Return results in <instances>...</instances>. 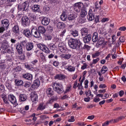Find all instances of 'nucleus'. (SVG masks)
Masks as SVG:
<instances>
[{"label": "nucleus", "instance_id": "nucleus-7", "mask_svg": "<svg viewBox=\"0 0 126 126\" xmlns=\"http://www.w3.org/2000/svg\"><path fill=\"white\" fill-rule=\"evenodd\" d=\"M21 20L23 26H29L30 25V19L28 17L26 16H23Z\"/></svg>", "mask_w": 126, "mask_h": 126}, {"label": "nucleus", "instance_id": "nucleus-47", "mask_svg": "<svg viewBox=\"0 0 126 126\" xmlns=\"http://www.w3.org/2000/svg\"><path fill=\"white\" fill-rule=\"evenodd\" d=\"M99 61H100V59L99 58H97L96 59H94L93 60V63H92L93 64H95V63H98Z\"/></svg>", "mask_w": 126, "mask_h": 126}, {"label": "nucleus", "instance_id": "nucleus-31", "mask_svg": "<svg viewBox=\"0 0 126 126\" xmlns=\"http://www.w3.org/2000/svg\"><path fill=\"white\" fill-rule=\"evenodd\" d=\"M41 52V50L39 49V48H36L34 51V53L37 57H40L41 55H43V52Z\"/></svg>", "mask_w": 126, "mask_h": 126}, {"label": "nucleus", "instance_id": "nucleus-60", "mask_svg": "<svg viewBox=\"0 0 126 126\" xmlns=\"http://www.w3.org/2000/svg\"><path fill=\"white\" fill-rule=\"evenodd\" d=\"M65 32H66V30L65 29L60 34V36L61 37H63V36H64V34H65Z\"/></svg>", "mask_w": 126, "mask_h": 126}, {"label": "nucleus", "instance_id": "nucleus-20", "mask_svg": "<svg viewBox=\"0 0 126 126\" xmlns=\"http://www.w3.org/2000/svg\"><path fill=\"white\" fill-rule=\"evenodd\" d=\"M81 34L82 36H86L87 35H89V33L88 32V29L87 28H82L81 30Z\"/></svg>", "mask_w": 126, "mask_h": 126}, {"label": "nucleus", "instance_id": "nucleus-44", "mask_svg": "<svg viewBox=\"0 0 126 126\" xmlns=\"http://www.w3.org/2000/svg\"><path fill=\"white\" fill-rule=\"evenodd\" d=\"M45 106L42 104H40L38 107V110H40V111H43V110L45 109Z\"/></svg>", "mask_w": 126, "mask_h": 126}, {"label": "nucleus", "instance_id": "nucleus-12", "mask_svg": "<svg viewBox=\"0 0 126 126\" xmlns=\"http://www.w3.org/2000/svg\"><path fill=\"white\" fill-rule=\"evenodd\" d=\"M23 34L24 36L27 37V38H29V39H30V38L32 37V34H31L30 30H29V29L24 30L23 31Z\"/></svg>", "mask_w": 126, "mask_h": 126}, {"label": "nucleus", "instance_id": "nucleus-27", "mask_svg": "<svg viewBox=\"0 0 126 126\" xmlns=\"http://www.w3.org/2000/svg\"><path fill=\"white\" fill-rule=\"evenodd\" d=\"M12 31L15 34H19V26L18 25H16L14 26L12 28Z\"/></svg>", "mask_w": 126, "mask_h": 126}, {"label": "nucleus", "instance_id": "nucleus-64", "mask_svg": "<svg viewBox=\"0 0 126 126\" xmlns=\"http://www.w3.org/2000/svg\"><path fill=\"white\" fill-rule=\"evenodd\" d=\"M119 30L120 31H126V27H120L119 28Z\"/></svg>", "mask_w": 126, "mask_h": 126}, {"label": "nucleus", "instance_id": "nucleus-2", "mask_svg": "<svg viewBox=\"0 0 126 126\" xmlns=\"http://www.w3.org/2000/svg\"><path fill=\"white\" fill-rule=\"evenodd\" d=\"M53 90L58 94H62L63 93V85L60 84L59 83H54L52 84Z\"/></svg>", "mask_w": 126, "mask_h": 126}, {"label": "nucleus", "instance_id": "nucleus-53", "mask_svg": "<svg viewBox=\"0 0 126 126\" xmlns=\"http://www.w3.org/2000/svg\"><path fill=\"white\" fill-rule=\"evenodd\" d=\"M58 47L59 48H63L65 47V45H64V43H63V42H61L58 44Z\"/></svg>", "mask_w": 126, "mask_h": 126}, {"label": "nucleus", "instance_id": "nucleus-29", "mask_svg": "<svg viewBox=\"0 0 126 126\" xmlns=\"http://www.w3.org/2000/svg\"><path fill=\"white\" fill-rule=\"evenodd\" d=\"M56 26L59 29H63V28L65 27V24L63 22H59L57 23Z\"/></svg>", "mask_w": 126, "mask_h": 126}, {"label": "nucleus", "instance_id": "nucleus-39", "mask_svg": "<svg viewBox=\"0 0 126 126\" xmlns=\"http://www.w3.org/2000/svg\"><path fill=\"white\" fill-rule=\"evenodd\" d=\"M125 116H121L120 117H119L118 118H117L116 119H114V124H116V123H118V122H120V121H122V120H124V119H125Z\"/></svg>", "mask_w": 126, "mask_h": 126}, {"label": "nucleus", "instance_id": "nucleus-11", "mask_svg": "<svg viewBox=\"0 0 126 126\" xmlns=\"http://www.w3.org/2000/svg\"><path fill=\"white\" fill-rule=\"evenodd\" d=\"M22 77L23 78H24V79H27V80H30V81L33 79V75L29 73L23 74Z\"/></svg>", "mask_w": 126, "mask_h": 126}, {"label": "nucleus", "instance_id": "nucleus-38", "mask_svg": "<svg viewBox=\"0 0 126 126\" xmlns=\"http://www.w3.org/2000/svg\"><path fill=\"white\" fill-rule=\"evenodd\" d=\"M15 83L16 85H17V86H22V85L23 86V84L24 83V82H23V81L21 80H16L15 81Z\"/></svg>", "mask_w": 126, "mask_h": 126}, {"label": "nucleus", "instance_id": "nucleus-17", "mask_svg": "<svg viewBox=\"0 0 126 126\" xmlns=\"http://www.w3.org/2000/svg\"><path fill=\"white\" fill-rule=\"evenodd\" d=\"M50 21V19L46 17H43L41 20V24H42V25H44L45 26H47V25H48V24H49Z\"/></svg>", "mask_w": 126, "mask_h": 126}, {"label": "nucleus", "instance_id": "nucleus-14", "mask_svg": "<svg viewBox=\"0 0 126 126\" xmlns=\"http://www.w3.org/2000/svg\"><path fill=\"white\" fill-rule=\"evenodd\" d=\"M91 34L89 33V34L87 35H85L84 37L83 41L85 44H89L90 43V41H91Z\"/></svg>", "mask_w": 126, "mask_h": 126}, {"label": "nucleus", "instance_id": "nucleus-62", "mask_svg": "<svg viewBox=\"0 0 126 126\" xmlns=\"http://www.w3.org/2000/svg\"><path fill=\"white\" fill-rule=\"evenodd\" d=\"M59 63L58 61H54L53 62V65L54 66H59Z\"/></svg>", "mask_w": 126, "mask_h": 126}, {"label": "nucleus", "instance_id": "nucleus-33", "mask_svg": "<svg viewBox=\"0 0 126 126\" xmlns=\"http://www.w3.org/2000/svg\"><path fill=\"white\" fill-rule=\"evenodd\" d=\"M9 47V45H8V43L6 42H3L1 45V48L3 51H5L8 49Z\"/></svg>", "mask_w": 126, "mask_h": 126}, {"label": "nucleus", "instance_id": "nucleus-55", "mask_svg": "<svg viewBox=\"0 0 126 126\" xmlns=\"http://www.w3.org/2000/svg\"><path fill=\"white\" fill-rule=\"evenodd\" d=\"M91 93L92 92L90 90L88 91V92H86L87 97H89V96H91L92 95Z\"/></svg>", "mask_w": 126, "mask_h": 126}, {"label": "nucleus", "instance_id": "nucleus-58", "mask_svg": "<svg viewBox=\"0 0 126 126\" xmlns=\"http://www.w3.org/2000/svg\"><path fill=\"white\" fill-rule=\"evenodd\" d=\"M119 41H120L121 43H124L125 41V37L124 36L120 37V38H119Z\"/></svg>", "mask_w": 126, "mask_h": 126}, {"label": "nucleus", "instance_id": "nucleus-13", "mask_svg": "<svg viewBox=\"0 0 126 126\" xmlns=\"http://www.w3.org/2000/svg\"><path fill=\"white\" fill-rule=\"evenodd\" d=\"M0 26L4 28H7L9 26V21L7 19H4L1 21Z\"/></svg>", "mask_w": 126, "mask_h": 126}, {"label": "nucleus", "instance_id": "nucleus-42", "mask_svg": "<svg viewBox=\"0 0 126 126\" xmlns=\"http://www.w3.org/2000/svg\"><path fill=\"white\" fill-rule=\"evenodd\" d=\"M23 86H24V87H25L26 88H28L30 87V86H31V83L26 81L24 82V85H23Z\"/></svg>", "mask_w": 126, "mask_h": 126}, {"label": "nucleus", "instance_id": "nucleus-35", "mask_svg": "<svg viewBox=\"0 0 126 126\" xmlns=\"http://www.w3.org/2000/svg\"><path fill=\"white\" fill-rule=\"evenodd\" d=\"M104 38H100L98 40L96 46H97V48H98V47H100L101 45H103V44H104Z\"/></svg>", "mask_w": 126, "mask_h": 126}, {"label": "nucleus", "instance_id": "nucleus-9", "mask_svg": "<svg viewBox=\"0 0 126 126\" xmlns=\"http://www.w3.org/2000/svg\"><path fill=\"white\" fill-rule=\"evenodd\" d=\"M87 19L89 21H92V20H94V19H95V16L94 15V14H93L92 9H90L87 15Z\"/></svg>", "mask_w": 126, "mask_h": 126}, {"label": "nucleus", "instance_id": "nucleus-43", "mask_svg": "<svg viewBox=\"0 0 126 126\" xmlns=\"http://www.w3.org/2000/svg\"><path fill=\"white\" fill-rule=\"evenodd\" d=\"M49 47L51 50H52V51H55L56 49V45L55 44H51L49 45Z\"/></svg>", "mask_w": 126, "mask_h": 126}, {"label": "nucleus", "instance_id": "nucleus-57", "mask_svg": "<svg viewBox=\"0 0 126 126\" xmlns=\"http://www.w3.org/2000/svg\"><path fill=\"white\" fill-rule=\"evenodd\" d=\"M16 71H21L22 70V68H21V67L20 66H18L15 68Z\"/></svg>", "mask_w": 126, "mask_h": 126}, {"label": "nucleus", "instance_id": "nucleus-1", "mask_svg": "<svg viewBox=\"0 0 126 126\" xmlns=\"http://www.w3.org/2000/svg\"><path fill=\"white\" fill-rule=\"evenodd\" d=\"M68 44L69 47L71 49H73V50H78L82 46V43L79 40L74 38L70 39Z\"/></svg>", "mask_w": 126, "mask_h": 126}, {"label": "nucleus", "instance_id": "nucleus-26", "mask_svg": "<svg viewBox=\"0 0 126 126\" xmlns=\"http://www.w3.org/2000/svg\"><path fill=\"white\" fill-rule=\"evenodd\" d=\"M66 10L62 12V14L61 15V19L63 21H65L66 20Z\"/></svg>", "mask_w": 126, "mask_h": 126}, {"label": "nucleus", "instance_id": "nucleus-25", "mask_svg": "<svg viewBox=\"0 0 126 126\" xmlns=\"http://www.w3.org/2000/svg\"><path fill=\"white\" fill-rule=\"evenodd\" d=\"M64 68L65 69H66V70L69 71L70 72H72L75 71V68L70 65L66 66L64 67Z\"/></svg>", "mask_w": 126, "mask_h": 126}, {"label": "nucleus", "instance_id": "nucleus-24", "mask_svg": "<svg viewBox=\"0 0 126 126\" xmlns=\"http://www.w3.org/2000/svg\"><path fill=\"white\" fill-rule=\"evenodd\" d=\"M58 99V97L57 95H53L52 97H51L49 100H48L47 102V104H52Z\"/></svg>", "mask_w": 126, "mask_h": 126}, {"label": "nucleus", "instance_id": "nucleus-36", "mask_svg": "<svg viewBox=\"0 0 126 126\" xmlns=\"http://www.w3.org/2000/svg\"><path fill=\"white\" fill-rule=\"evenodd\" d=\"M70 32L71 35H72L74 37H77L78 36V31L76 30H71Z\"/></svg>", "mask_w": 126, "mask_h": 126}, {"label": "nucleus", "instance_id": "nucleus-3", "mask_svg": "<svg viewBox=\"0 0 126 126\" xmlns=\"http://www.w3.org/2000/svg\"><path fill=\"white\" fill-rule=\"evenodd\" d=\"M29 8V2L26 1L22 5H18V9L21 11H28Z\"/></svg>", "mask_w": 126, "mask_h": 126}, {"label": "nucleus", "instance_id": "nucleus-54", "mask_svg": "<svg viewBox=\"0 0 126 126\" xmlns=\"http://www.w3.org/2000/svg\"><path fill=\"white\" fill-rule=\"evenodd\" d=\"M94 94H95V95H96V97H101V98H103V97L104 96V95H103L102 94H98L97 92H94Z\"/></svg>", "mask_w": 126, "mask_h": 126}, {"label": "nucleus", "instance_id": "nucleus-21", "mask_svg": "<svg viewBox=\"0 0 126 126\" xmlns=\"http://www.w3.org/2000/svg\"><path fill=\"white\" fill-rule=\"evenodd\" d=\"M76 17H77L76 14L72 13L68 15L67 17V18L69 21H73V20H74Z\"/></svg>", "mask_w": 126, "mask_h": 126}, {"label": "nucleus", "instance_id": "nucleus-51", "mask_svg": "<svg viewBox=\"0 0 126 126\" xmlns=\"http://www.w3.org/2000/svg\"><path fill=\"white\" fill-rule=\"evenodd\" d=\"M4 91V86L3 85H0V92H3Z\"/></svg>", "mask_w": 126, "mask_h": 126}, {"label": "nucleus", "instance_id": "nucleus-59", "mask_svg": "<svg viewBox=\"0 0 126 126\" xmlns=\"http://www.w3.org/2000/svg\"><path fill=\"white\" fill-rule=\"evenodd\" d=\"M5 28L1 26L0 27V33H3V32L5 31Z\"/></svg>", "mask_w": 126, "mask_h": 126}, {"label": "nucleus", "instance_id": "nucleus-48", "mask_svg": "<svg viewBox=\"0 0 126 126\" xmlns=\"http://www.w3.org/2000/svg\"><path fill=\"white\" fill-rule=\"evenodd\" d=\"M36 19V18H35V15H31L30 16V20H31V21H34Z\"/></svg>", "mask_w": 126, "mask_h": 126}, {"label": "nucleus", "instance_id": "nucleus-63", "mask_svg": "<svg viewBox=\"0 0 126 126\" xmlns=\"http://www.w3.org/2000/svg\"><path fill=\"white\" fill-rule=\"evenodd\" d=\"M47 30L49 31V32H53V27L51 26H48L47 27Z\"/></svg>", "mask_w": 126, "mask_h": 126}, {"label": "nucleus", "instance_id": "nucleus-30", "mask_svg": "<svg viewBox=\"0 0 126 126\" xmlns=\"http://www.w3.org/2000/svg\"><path fill=\"white\" fill-rule=\"evenodd\" d=\"M38 31L39 32V33L44 34V33H46V29L45 27L40 26L38 28Z\"/></svg>", "mask_w": 126, "mask_h": 126}, {"label": "nucleus", "instance_id": "nucleus-46", "mask_svg": "<svg viewBox=\"0 0 126 126\" xmlns=\"http://www.w3.org/2000/svg\"><path fill=\"white\" fill-rule=\"evenodd\" d=\"M99 56H100L99 52H96L94 54H92V57L94 59L95 58H97V57H99Z\"/></svg>", "mask_w": 126, "mask_h": 126}, {"label": "nucleus", "instance_id": "nucleus-19", "mask_svg": "<svg viewBox=\"0 0 126 126\" xmlns=\"http://www.w3.org/2000/svg\"><path fill=\"white\" fill-rule=\"evenodd\" d=\"M34 48V43L32 42H29L27 43L26 49L27 51H32Z\"/></svg>", "mask_w": 126, "mask_h": 126}, {"label": "nucleus", "instance_id": "nucleus-15", "mask_svg": "<svg viewBox=\"0 0 126 126\" xmlns=\"http://www.w3.org/2000/svg\"><path fill=\"white\" fill-rule=\"evenodd\" d=\"M16 49L19 55H22V53H23V48L22 47V46H21V44L17 43L16 46Z\"/></svg>", "mask_w": 126, "mask_h": 126}, {"label": "nucleus", "instance_id": "nucleus-50", "mask_svg": "<svg viewBox=\"0 0 126 126\" xmlns=\"http://www.w3.org/2000/svg\"><path fill=\"white\" fill-rule=\"evenodd\" d=\"M84 83L85 84V88H88V83H89V81H88V80H86Z\"/></svg>", "mask_w": 126, "mask_h": 126}, {"label": "nucleus", "instance_id": "nucleus-32", "mask_svg": "<svg viewBox=\"0 0 126 126\" xmlns=\"http://www.w3.org/2000/svg\"><path fill=\"white\" fill-rule=\"evenodd\" d=\"M81 12L80 14L81 17H85L87 15V9L86 8H84L83 9L81 10Z\"/></svg>", "mask_w": 126, "mask_h": 126}, {"label": "nucleus", "instance_id": "nucleus-5", "mask_svg": "<svg viewBox=\"0 0 126 126\" xmlns=\"http://www.w3.org/2000/svg\"><path fill=\"white\" fill-rule=\"evenodd\" d=\"M83 7V3L81 2H77L74 4V9L76 12H80Z\"/></svg>", "mask_w": 126, "mask_h": 126}, {"label": "nucleus", "instance_id": "nucleus-22", "mask_svg": "<svg viewBox=\"0 0 126 126\" xmlns=\"http://www.w3.org/2000/svg\"><path fill=\"white\" fill-rule=\"evenodd\" d=\"M46 93L48 97H52L54 96V91L52 90V88H49L46 90Z\"/></svg>", "mask_w": 126, "mask_h": 126}, {"label": "nucleus", "instance_id": "nucleus-23", "mask_svg": "<svg viewBox=\"0 0 126 126\" xmlns=\"http://www.w3.org/2000/svg\"><path fill=\"white\" fill-rule=\"evenodd\" d=\"M65 78V76L63 74H58L55 75V79L59 80H63Z\"/></svg>", "mask_w": 126, "mask_h": 126}, {"label": "nucleus", "instance_id": "nucleus-6", "mask_svg": "<svg viewBox=\"0 0 126 126\" xmlns=\"http://www.w3.org/2000/svg\"><path fill=\"white\" fill-rule=\"evenodd\" d=\"M32 36H33L35 38H41V34L37 28H33L31 30Z\"/></svg>", "mask_w": 126, "mask_h": 126}, {"label": "nucleus", "instance_id": "nucleus-18", "mask_svg": "<svg viewBox=\"0 0 126 126\" xmlns=\"http://www.w3.org/2000/svg\"><path fill=\"white\" fill-rule=\"evenodd\" d=\"M9 101L13 104H16V98H15V96L13 95V94H10L8 96Z\"/></svg>", "mask_w": 126, "mask_h": 126}, {"label": "nucleus", "instance_id": "nucleus-34", "mask_svg": "<svg viewBox=\"0 0 126 126\" xmlns=\"http://www.w3.org/2000/svg\"><path fill=\"white\" fill-rule=\"evenodd\" d=\"M92 40L94 43H96L97 41H98V33L97 32H94L93 37Z\"/></svg>", "mask_w": 126, "mask_h": 126}, {"label": "nucleus", "instance_id": "nucleus-28", "mask_svg": "<svg viewBox=\"0 0 126 126\" xmlns=\"http://www.w3.org/2000/svg\"><path fill=\"white\" fill-rule=\"evenodd\" d=\"M27 99V95L24 94H21L19 95V101L24 102Z\"/></svg>", "mask_w": 126, "mask_h": 126}, {"label": "nucleus", "instance_id": "nucleus-37", "mask_svg": "<svg viewBox=\"0 0 126 126\" xmlns=\"http://www.w3.org/2000/svg\"><path fill=\"white\" fill-rule=\"evenodd\" d=\"M61 57L64 60H69L71 58V54H63Z\"/></svg>", "mask_w": 126, "mask_h": 126}, {"label": "nucleus", "instance_id": "nucleus-45", "mask_svg": "<svg viewBox=\"0 0 126 126\" xmlns=\"http://www.w3.org/2000/svg\"><path fill=\"white\" fill-rule=\"evenodd\" d=\"M19 44H20L21 45V46H22H22L23 47H25V46H27V43L26 42V41H25V40H24V41L21 42Z\"/></svg>", "mask_w": 126, "mask_h": 126}, {"label": "nucleus", "instance_id": "nucleus-49", "mask_svg": "<svg viewBox=\"0 0 126 126\" xmlns=\"http://www.w3.org/2000/svg\"><path fill=\"white\" fill-rule=\"evenodd\" d=\"M75 121L74 116H71L70 119L68 120V122H69V123H73Z\"/></svg>", "mask_w": 126, "mask_h": 126}, {"label": "nucleus", "instance_id": "nucleus-40", "mask_svg": "<svg viewBox=\"0 0 126 126\" xmlns=\"http://www.w3.org/2000/svg\"><path fill=\"white\" fill-rule=\"evenodd\" d=\"M6 68V64L0 61V69H1V70H4V69Z\"/></svg>", "mask_w": 126, "mask_h": 126}, {"label": "nucleus", "instance_id": "nucleus-16", "mask_svg": "<svg viewBox=\"0 0 126 126\" xmlns=\"http://www.w3.org/2000/svg\"><path fill=\"white\" fill-rule=\"evenodd\" d=\"M39 86H40V80H39V79H37L33 81L31 87L32 88L35 89V88H38Z\"/></svg>", "mask_w": 126, "mask_h": 126}, {"label": "nucleus", "instance_id": "nucleus-56", "mask_svg": "<svg viewBox=\"0 0 126 126\" xmlns=\"http://www.w3.org/2000/svg\"><path fill=\"white\" fill-rule=\"evenodd\" d=\"M99 20H100V17H99V16H96L95 17V20H94L95 23H98V22H99Z\"/></svg>", "mask_w": 126, "mask_h": 126}, {"label": "nucleus", "instance_id": "nucleus-61", "mask_svg": "<svg viewBox=\"0 0 126 126\" xmlns=\"http://www.w3.org/2000/svg\"><path fill=\"white\" fill-rule=\"evenodd\" d=\"M2 100L5 104H9V102H8V100L6 97L3 98Z\"/></svg>", "mask_w": 126, "mask_h": 126}, {"label": "nucleus", "instance_id": "nucleus-52", "mask_svg": "<svg viewBox=\"0 0 126 126\" xmlns=\"http://www.w3.org/2000/svg\"><path fill=\"white\" fill-rule=\"evenodd\" d=\"M60 51L61 53H64L65 52V47H59Z\"/></svg>", "mask_w": 126, "mask_h": 126}, {"label": "nucleus", "instance_id": "nucleus-8", "mask_svg": "<svg viewBox=\"0 0 126 126\" xmlns=\"http://www.w3.org/2000/svg\"><path fill=\"white\" fill-rule=\"evenodd\" d=\"M32 9L33 12H39L40 14L43 13V12L41 11V9H40V6L38 4H34L32 5Z\"/></svg>", "mask_w": 126, "mask_h": 126}, {"label": "nucleus", "instance_id": "nucleus-10", "mask_svg": "<svg viewBox=\"0 0 126 126\" xmlns=\"http://www.w3.org/2000/svg\"><path fill=\"white\" fill-rule=\"evenodd\" d=\"M30 98L31 101L32 102H36L38 100V95L37 93L35 92H32L31 94Z\"/></svg>", "mask_w": 126, "mask_h": 126}, {"label": "nucleus", "instance_id": "nucleus-41", "mask_svg": "<svg viewBox=\"0 0 126 126\" xmlns=\"http://www.w3.org/2000/svg\"><path fill=\"white\" fill-rule=\"evenodd\" d=\"M5 85L8 90H11V89H12V87L11 86V84L9 83L8 81H7L6 82Z\"/></svg>", "mask_w": 126, "mask_h": 126}, {"label": "nucleus", "instance_id": "nucleus-4", "mask_svg": "<svg viewBox=\"0 0 126 126\" xmlns=\"http://www.w3.org/2000/svg\"><path fill=\"white\" fill-rule=\"evenodd\" d=\"M37 47L38 48L36 49H39V50L44 52V53H46V54H50V49H49V48L46 47L45 45L39 43L37 44Z\"/></svg>", "mask_w": 126, "mask_h": 126}]
</instances>
